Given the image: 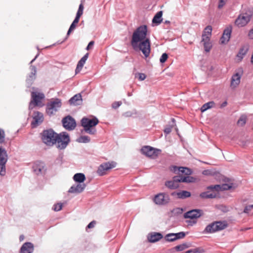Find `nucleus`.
Segmentation results:
<instances>
[{
  "mask_svg": "<svg viewBox=\"0 0 253 253\" xmlns=\"http://www.w3.org/2000/svg\"><path fill=\"white\" fill-rule=\"evenodd\" d=\"M141 151L146 156L154 159L158 156L161 150L149 146H145L141 148Z\"/></svg>",
  "mask_w": 253,
  "mask_h": 253,
  "instance_id": "obj_9",
  "label": "nucleus"
},
{
  "mask_svg": "<svg viewBox=\"0 0 253 253\" xmlns=\"http://www.w3.org/2000/svg\"><path fill=\"white\" fill-rule=\"evenodd\" d=\"M248 36L251 39H253V29H251L248 34Z\"/></svg>",
  "mask_w": 253,
  "mask_h": 253,
  "instance_id": "obj_53",
  "label": "nucleus"
},
{
  "mask_svg": "<svg viewBox=\"0 0 253 253\" xmlns=\"http://www.w3.org/2000/svg\"><path fill=\"white\" fill-rule=\"evenodd\" d=\"M251 16L247 13L240 14L235 21V24L238 27H244L250 21Z\"/></svg>",
  "mask_w": 253,
  "mask_h": 253,
  "instance_id": "obj_13",
  "label": "nucleus"
},
{
  "mask_svg": "<svg viewBox=\"0 0 253 253\" xmlns=\"http://www.w3.org/2000/svg\"><path fill=\"white\" fill-rule=\"evenodd\" d=\"M251 63L252 64H253V51L252 57H251Z\"/></svg>",
  "mask_w": 253,
  "mask_h": 253,
  "instance_id": "obj_57",
  "label": "nucleus"
},
{
  "mask_svg": "<svg viewBox=\"0 0 253 253\" xmlns=\"http://www.w3.org/2000/svg\"><path fill=\"white\" fill-rule=\"evenodd\" d=\"M116 166L117 163L114 161L104 163L99 166L97 173L99 176L106 175L112 169L116 168Z\"/></svg>",
  "mask_w": 253,
  "mask_h": 253,
  "instance_id": "obj_6",
  "label": "nucleus"
},
{
  "mask_svg": "<svg viewBox=\"0 0 253 253\" xmlns=\"http://www.w3.org/2000/svg\"><path fill=\"white\" fill-rule=\"evenodd\" d=\"M34 251V245L30 242L24 243L20 249V253H32Z\"/></svg>",
  "mask_w": 253,
  "mask_h": 253,
  "instance_id": "obj_22",
  "label": "nucleus"
},
{
  "mask_svg": "<svg viewBox=\"0 0 253 253\" xmlns=\"http://www.w3.org/2000/svg\"><path fill=\"white\" fill-rule=\"evenodd\" d=\"M80 18L78 17L77 16L76 17L74 21L71 24V25L69 28V29L67 32V37L69 36V35L70 34V33H71V32L73 31L76 28L77 24L78 23V22L79 21Z\"/></svg>",
  "mask_w": 253,
  "mask_h": 253,
  "instance_id": "obj_33",
  "label": "nucleus"
},
{
  "mask_svg": "<svg viewBox=\"0 0 253 253\" xmlns=\"http://www.w3.org/2000/svg\"><path fill=\"white\" fill-rule=\"evenodd\" d=\"M215 103L213 101H210L204 104L201 108L202 112L207 111L208 109L211 108L214 106Z\"/></svg>",
  "mask_w": 253,
  "mask_h": 253,
  "instance_id": "obj_34",
  "label": "nucleus"
},
{
  "mask_svg": "<svg viewBox=\"0 0 253 253\" xmlns=\"http://www.w3.org/2000/svg\"><path fill=\"white\" fill-rule=\"evenodd\" d=\"M253 209V205L247 206L245 207V208L244 210V213H249L250 211H251Z\"/></svg>",
  "mask_w": 253,
  "mask_h": 253,
  "instance_id": "obj_46",
  "label": "nucleus"
},
{
  "mask_svg": "<svg viewBox=\"0 0 253 253\" xmlns=\"http://www.w3.org/2000/svg\"><path fill=\"white\" fill-rule=\"evenodd\" d=\"M227 0H219L218 5V8L220 9L225 4Z\"/></svg>",
  "mask_w": 253,
  "mask_h": 253,
  "instance_id": "obj_48",
  "label": "nucleus"
},
{
  "mask_svg": "<svg viewBox=\"0 0 253 253\" xmlns=\"http://www.w3.org/2000/svg\"><path fill=\"white\" fill-rule=\"evenodd\" d=\"M33 170L36 174L39 175L44 173L45 166L43 163L41 162H36L33 167Z\"/></svg>",
  "mask_w": 253,
  "mask_h": 253,
  "instance_id": "obj_19",
  "label": "nucleus"
},
{
  "mask_svg": "<svg viewBox=\"0 0 253 253\" xmlns=\"http://www.w3.org/2000/svg\"><path fill=\"white\" fill-rule=\"evenodd\" d=\"M202 211L200 210H193L185 212L184 214L185 218L195 219L201 216Z\"/></svg>",
  "mask_w": 253,
  "mask_h": 253,
  "instance_id": "obj_16",
  "label": "nucleus"
},
{
  "mask_svg": "<svg viewBox=\"0 0 253 253\" xmlns=\"http://www.w3.org/2000/svg\"><path fill=\"white\" fill-rule=\"evenodd\" d=\"M138 77L139 81H143L146 79V75L143 73H138L136 75V77Z\"/></svg>",
  "mask_w": 253,
  "mask_h": 253,
  "instance_id": "obj_44",
  "label": "nucleus"
},
{
  "mask_svg": "<svg viewBox=\"0 0 253 253\" xmlns=\"http://www.w3.org/2000/svg\"><path fill=\"white\" fill-rule=\"evenodd\" d=\"M172 127L173 126H167L164 129V132L166 134L169 133L171 131Z\"/></svg>",
  "mask_w": 253,
  "mask_h": 253,
  "instance_id": "obj_49",
  "label": "nucleus"
},
{
  "mask_svg": "<svg viewBox=\"0 0 253 253\" xmlns=\"http://www.w3.org/2000/svg\"><path fill=\"white\" fill-rule=\"evenodd\" d=\"M73 179L75 181L81 183L85 180V177L84 174L82 173H77L74 175Z\"/></svg>",
  "mask_w": 253,
  "mask_h": 253,
  "instance_id": "obj_30",
  "label": "nucleus"
},
{
  "mask_svg": "<svg viewBox=\"0 0 253 253\" xmlns=\"http://www.w3.org/2000/svg\"><path fill=\"white\" fill-rule=\"evenodd\" d=\"M171 170L174 172L177 173L179 174L181 173L188 175L190 174L191 173V170L189 169L184 167H177L176 166H173L171 168Z\"/></svg>",
  "mask_w": 253,
  "mask_h": 253,
  "instance_id": "obj_21",
  "label": "nucleus"
},
{
  "mask_svg": "<svg viewBox=\"0 0 253 253\" xmlns=\"http://www.w3.org/2000/svg\"><path fill=\"white\" fill-rule=\"evenodd\" d=\"M243 75V70L242 68L238 69L236 73L233 75L231 79L230 87L235 89L239 85L241 78Z\"/></svg>",
  "mask_w": 253,
  "mask_h": 253,
  "instance_id": "obj_10",
  "label": "nucleus"
},
{
  "mask_svg": "<svg viewBox=\"0 0 253 253\" xmlns=\"http://www.w3.org/2000/svg\"><path fill=\"white\" fill-rule=\"evenodd\" d=\"M169 196L164 193H159L156 195L154 199V202L157 205H164L169 201Z\"/></svg>",
  "mask_w": 253,
  "mask_h": 253,
  "instance_id": "obj_15",
  "label": "nucleus"
},
{
  "mask_svg": "<svg viewBox=\"0 0 253 253\" xmlns=\"http://www.w3.org/2000/svg\"><path fill=\"white\" fill-rule=\"evenodd\" d=\"M248 50H249V48L247 46H243L240 49V50L237 54V57L238 58H239V60L240 61L243 59L244 56L246 54Z\"/></svg>",
  "mask_w": 253,
  "mask_h": 253,
  "instance_id": "obj_32",
  "label": "nucleus"
},
{
  "mask_svg": "<svg viewBox=\"0 0 253 253\" xmlns=\"http://www.w3.org/2000/svg\"><path fill=\"white\" fill-rule=\"evenodd\" d=\"M212 27L211 26H207L203 33L202 39L204 40H210L211 36Z\"/></svg>",
  "mask_w": 253,
  "mask_h": 253,
  "instance_id": "obj_27",
  "label": "nucleus"
},
{
  "mask_svg": "<svg viewBox=\"0 0 253 253\" xmlns=\"http://www.w3.org/2000/svg\"><path fill=\"white\" fill-rule=\"evenodd\" d=\"M211 191L204 192L200 194V196L202 198H215L217 195V192L215 189H211Z\"/></svg>",
  "mask_w": 253,
  "mask_h": 253,
  "instance_id": "obj_26",
  "label": "nucleus"
},
{
  "mask_svg": "<svg viewBox=\"0 0 253 253\" xmlns=\"http://www.w3.org/2000/svg\"><path fill=\"white\" fill-rule=\"evenodd\" d=\"M227 102L225 101L221 105V107H224L227 105Z\"/></svg>",
  "mask_w": 253,
  "mask_h": 253,
  "instance_id": "obj_54",
  "label": "nucleus"
},
{
  "mask_svg": "<svg viewBox=\"0 0 253 253\" xmlns=\"http://www.w3.org/2000/svg\"><path fill=\"white\" fill-rule=\"evenodd\" d=\"M185 253H200V252L198 249H196L187 251L185 252Z\"/></svg>",
  "mask_w": 253,
  "mask_h": 253,
  "instance_id": "obj_52",
  "label": "nucleus"
},
{
  "mask_svg": "<svg viewBox=\"0 0 253 253\" xmlns=\"http://www.w3.org/2000/svg\"><path fill=\"white\" fill-rule=\"evenodd\" d=\"M56 134L51 129L45 130L42 133V141L46 145L52 146L56 144Z\"/></svg>",
  "mask_w": 253,
  "mask_h": 253,
  "instance_id": "obj_4",
  "label": "nucleus"
},
{
  "mask_svg": "<svg viewBox=\"0 0 253 253\" xmlns=\"http://www.w3.org/2000/svg\"><path fill=\"white\" fill-rule=\"evenodd\" d=\"M32 70H33L34 71V75H35V74H36V68H35V67H32Z\"/></svg>",
  "mask_w": 253,
  "mask_h": 253,
  "instance_id": "obj_56",
  "label": "nucleus"
},
{
  "mask_svg": "<svg viewBox=\"0 0 253 253\" xmlns=\"http://www.w3.org/2000/svg\"><path fill=\"white\" fill-rule=\"evenodd\" d=\"M33 121L32 122L33 127H36L43 121V114L40 112H35L33 114Z\"/></svg>",
  "mask_w": 253,
  "mask_h": 253,
  "instance_id": "obj_17",
  "label": "nucleus"
},
{
  "mask_svg": "<svg viewBox=\"0 0 253 253\" xmlns=\"http://www.w3.org/2000/svg\"><path fill=\"white\" fill-rule=\"evenodd\" d=\"M70 142V137L68 133L63 132L56 134V143L57 144V148L60 149L65 148Z\"/></svg>",
  "mask_w": 253,
  "mask_h": 253,
  "instance_id": "obj_5",
  "label": "nucleus"
},
{
  "mask_svg": "<svg viewBox=\"0 0 253 253\" xmlns=\"http://www.w3.org/2000/svg\"><path fill=\"white\" fill-rule=\"evenodd\" d=\"M81 124L84 130L87 132L90 133V128L95 126V118L89 119L84 118L81 121Z\"/></svg>",
  "mask_w": 253,
  "mask_h": 253,
  "instance_id": "obj_14",
  "label": "nucleus"
},
{
  "mask_svg": "<svg viewBox=\"0 0 253 253\" xmlns=\"http://www.w3.org/2000/svg\"><path fill=\"white\" fill-rule=\"evenodd\" d=\"M62 205L61 204L58 203L54 205L53 207V209L55 211H59L62 209Z\"/></svg>",
  "mask_w": 253,
  "mask_h": 253,
  "instance_id": "obj_45",
  "label": "nucleus"
},
{
  "mask_svg": "<svg viewBox=\"0 0 253 253\" xmlns=\"http://www.w3.org/2000/svg\"><path fill=\"white\" fill-rule=\"evenodd\" d=\"M122 103L121 101H116L113 103L112 106L114 109H117L122 105Z\"/></svg>",
  "mask_w": 253,
  "mask_h": 253,
  "instance_id": "obj_47",
  "label": "nucleus"
},
{
  "mask_svg": "<svg viewBox=\"0 0 253 253\" xmlns=\"http://www.w3.org/2000/svg\"><path fill=\"white\" fill-rule=\"evenodd\" d=\"M126 116H127V117H128V116H130L131 115H130V112H126Z\"/></svg>",
  "mask_w": 253,
  "mask_h": 253,
  "instance_id": "obj_55",
  "label": "nucleus"
},
{
  "mask_svg": "<svg viewBox=\"0 0 253 253\" xmlns=\"http://www.w3.org/2000/svg\"><path fill=\"white\" fill-rule=\"evenodd\" d=\"M88 53H86L78 62L77 66L76 69V73H78L80 72V71L82 70L85 61H86L88 57Z\"/></svg>",
  "mask_w": 253,
  "mask_h": 253,
  "instance_id": "obj_28",
  "label": "nucleus"
},
{
  "mask_svg": "<svg viewBox=\"0 0 253 253\" xmlns=\"http://www.w3.org/2000/svg\"><path fill=\"white\" fill-rule=\"evenodd\" d=\"M89 138L86 136H81L77 139V141L80 143H87L89 141Z\"/></svg>",
  "mask_w": 253,
  "mask_h": 253,
  "instance_id": "obj_37",
  "label": "nucleus"
},
{
  "mask_svg": "<svg viewBox=\"0 0 253 253\" xmlns=\"http://www.w3.org/2000/svg\"><path fill=\"white\" fill-rule=\"evenodd\" d=\"M85 185L84 184L79 183L77 185H73L70 187L68 192L71 193H81L85 188Z\"/></svg>",
  "mask_w": 253,
  "mask_h": 253,
  "instance_id": "obj_23",
  "label": "nucleus"
},
{
  "mask_svg": "<svg viewBox=\"0 0 253 253\" xmlns=\"http://www.w3.org/2000/svg\"><path fill=\"white\" fill-rule=\"evenodd\" d=\"M61 100L58 98L51 100L46 106V112L49 116L54 114L61 107Z\"/></svg>",
  "mask_w": 253,
  "mask_h": 253,
  "instance_id": "obj_7",
  "label": "nucleus"
},
{
  "mask_svg": "<svg viewBox=\"0 0 253 253\" xmlns=\"http://www.w3.org/2000/svg\"><path fill=\"white\" fill-rule=\"evenodd\" d=\"M187 248H188V246H187L186 244H183L175 246L174 247V249L176 251L179 252V251H183Z\"/></svg>",
  "mask_w": 253,
  "mask_h": 253,
  "instance_id": "obj_39",
  "label": "nucleus"
},
{
  "mask_svg": "<svg viewBox=\"0 0 253 253\" xmlns=\"http://www.w3.org/2000/svg\"><path fill=\"white\" fill-rule=\"evenodd\" d=\"M202 42H203L205 50L207 52H209L212 47L210 40L205 41L202 39Z\"/></svg>",
  "mask_w": 253,
  "mask_h": 253,
  "instance_id": "obj_35",
  "label": "nucleus"
},
{
  "mask_svg": "<svg viewBox=\"0 0 253 253\" xmlns=\"http://www.w3.org/2000/svg\"><path fill=\"white\" fill-rule=\"evenodd\" d=\"M165 239L168 242H173L176 240L175 233H169L165 237Z\"/></svg>",
  "mask_w": 253,
  "mask_h": 253,
  "instance_id": "obj_36",
  "label": "nucleus"
},
{
  "mask_svg": "<svg viewBox=\"0 0 253 253\" xmlns=\"http://www.w3.org/2000/svg\"><path fill=\"white\" fill-rule=\"evenodd\" d=\"M5 138V132L4 131L0 128V144H2L4 142Z\"/></svg>",
  "mask_w": 253,
  "mask_h": 253,
  "instance_id": "obj_41",
  "label": "nucleus"
},
{
  "mask_svg": "<svg viewBox=\"0 0 253 253\" xmlns=\"http://www.w3.org/2000/svg\"><path fill=\"white\" fill-rule=\"evenodd\" d=\"M95 226V221H92L89 223V224L87 226L86 228V230L87 231L88 229L92 228Z\"/></svg>",
  "mask_w": 253,
  "mask_h": 253,
  "instance_id": "obj_51",
  "label": "nucleus"
},
{
  "mask_svg": "<svg viewBox=\"0 0 253 253\" xmlns=\"http://www.w3.org/2000/svg\"><path fill=\"white\" fill-rule=\"evenodd\" d=\"M8 156L4 148L0 147V175H5L6 173L5 165L7 161Z\"/></svg>",
  "mask_w": 253,
  "mask_h": 253,
  "instance_id": "obj_8",
  "label": "nucleus"
},
{
  "mask_svg": "<svg viewBox=\"0 0 253 253\" xmlns=\"http://www.w3.org/2000/svg\"><path fill=\"white\" fill-rule=\"evenodd\" d=\"M94 41H91L90 42H89L88 45L87 46L86 49L87 50H89L90 49H92L93 47L94 46Z\"/></svg>",
  "mask_w": 253,
  "mask_h": 253,
  "instance_id": "obj_50",
  "label": "nucleus"
},
{
  "mask_svg": "<svg viewBox=\"0 0 253 253\" xmlns=\"http://www.w3.org/2000/svg\"><path fill=\"white\" fill-rule=\"evenodd\" d=\"M162 15L163 11H160L158 12L156 15L154 16L152 22L153 23H156L157 24H160L162 21Z\"/></svg>",
  "mask_w": 253,
  "mask_h": 253,
  "instance_id": "obj_31",
  "label": "nucleus"
},
{
  "mask_svg": "<svg viewBox=\"0 0 253 253\" xmlns=\"http://www.w3.org/2000/svg\"><path fill=\"white\" fill-rule=\"evenodd\" d=\"M232 32V27L229 26L227 27L224 30L220 39V42L221 43H227L230 40L231 33Z\"/></svg>",
  "mask_w": 253,
  "mask_h": 253,
  "instance_id": "obj_18",
  "label": "nucleus"
},
{
  "mask_svg": "<svg viewBox=\"0 0 253 253\" xmlns=\"http://www.w3.org/2000/svg\"><path fill=\"white\" fill-rule=\"evenodd\" d=\"M246 117L245 116H242L238 121L237 124L239 126H243L246 124Z\"/></svg>",
  "mask_w": 253,
  "mask_h": 253,
  "instance_id": "obj_38",
  "label": "nucleus"
},
{
  "mask_svg": "<svg viewBox=\"0 0 253 253\" xmlns=\"http://www.w3.org/2000/svg\"><path fill=\"white\" fill-rule=\"evenodd\" d=\"M232 186L228 184H223L221 185H215L208 187V189H215L216 192L219 191L227 190L230 189Z\"/></svg>",
  "mask_w": 253,
  "mask_h": 253,
  "instance_id": "obj_24",
  "label": "nucleus"
},
{
  "mask_svg": "<svg viewBox=\"0 0 253 253\" xmlns=\"http://www.w3.org/2000/svg\"><path fill=\"white\" fill-rule=\"evenodd\" d=\"M83 100L81 94H77L69 100V103L73 105H79L82 103Z\"/></svg>",
  "mask_w": 253,
  "mask_h": 253,
  "instance_id": "obj_25",
  "label": "nucleus"
},
{
  "mask_svg": "<svg viewBox=\"0 0 253 253\" xmlns=\"http://www.w3.org/2000/svg\"><path fill=\"white\" fill-rule=\"evenodd\" d=\"M99 121L98 120V119L97 118H96V125H97V124L98 123Z\"/></svg>",
  "mask_w": 253,
  "mask_h": 253,
  "instance_id": "obj_58",
  "label": "nucleus"
},
{
  "mask_svg": "<svg viewBox=\"0 0 253 253\" xmlns=\"http://www.w3.org/2000/svg\"><path fill=\"white\" fill-rule=\"evenodd\" d=\"M168 58V54L166 53H163L160 58V62L162 63H165L166 61V60H167Z\"/></svg>",
  "mask_w": 253,
  "mask_h": 253,
  "instance_id": "obj_42",
  "label": "nucleus"
},
{
  "mask_svg": "<svg viewBox=\"0 0 253 253\" xmlns=\"http://www.w3.org/2000/svg\"><path fill=\"white\" fill-rule=\"evenodd\" d=\"M228 226L226 221H215L206 226L203 233H213L226 228Z\"/></svg>",
  "mask_w": 253,
  "mask_h": 253,
  "instance_id": "obj_3",
  "label": "nucleus"
},
{
  "mask_svg": "<svg viewBox=\"0 0 253 253\" xmlns=\"http://www.w3.org/2000/svg\"><path fill=\"white\" fill-rule=\"evenodd\" d=\"M147 27L140 26L133 32L131 45L135 51H141L145 59L149 57L151 52V42L147 37Z\"/></svg>",
  "mask_w": 253,
  "mask_h": 253,
  "instance_id": "obj_1",
  "label": "nucleus"
},
{
  "mask_svg": "<svg viewBox=\"0 0 253 253\" xmlns=\"http://www.w3.org/2000/svg\"><path fill=\"white\" fill-rule=\"evenodd\" d=\"M163 237L162 234L160 233L152 232L148 234L147 239L149 242L155 243L160 240Z\"/></svg>",
  "mask_w": 253,
  "mask_h": 253,
  "instance_id": "obj_20",
  "label": "nucleus"
},
{
  "mask_svg": "<svg viewBox=\"0 0 253 253\" xmlns=\"http://www.w3.org/2000/svg\"><path fill=\"white\" fill-rule=\"evenodd\" d=\"M84 5L83 3H81L76 15V16L80 18L83 13Z\"/></svg>",
  "mask_w": 253,
  "mask_h": 253,
  "instance_id": "obj_40",
  "label": "nucleus"
},
{
  "mask_svg": "<svg viewBox=\"0 0 253 253\" xmlns=\"http://www.w3.org/2000/svg\"><path fill=\"white\" fill-rule=\"evenodd\" d=\"M175 235L176 240L177 239L183 238L185 236V234L183 232H181L178 233H175Z\"/></svg>",
  "mask_w": 253,
  "mask_h": 253,
  "instance_id": "obj_43",
  "label": "nucleus"
},
{
  "mask_svg": "<svg viewBox=\"0 0 253 253\" xmlns=\"http://www.w3.org/2000/svg\"><path fill=\"white\" fill-rule=\"evenodd\" d=\"M172 195H176L178 198L183 199L190 197L191 193L188 191L183 190L179 192H173L172 193Z\"/></svg>",
  "mask_w": 253,
  "mask_h": 253,
  "instance_id": "obj_29",
  "label": "nucleus"
},
{
  "mask_svg": "<svg viewBox=\"0 0 253 253\" xmlns=\"http://www.w3.org/2000/svg\"><path fill=\"white\" fill-rule=\"evenodd\" d=\"M62 122L64 127L68 130L74 129L76 126L75 120L70 116L64 118L62 119Z\"/></svg>",
  "mask_w": 253,
  "mask_h": 253,
  "instance_id": "obj_12",
  "label": "nucleus"
},
{
  "mask_svg": "<svg viewBox=\"0 0 253 253\" xmlns=\"http://www.w3.org/2000/svg\"><path fill=\"white\" fill-rule=\"evenodd\" d=\"M193 181V178L190 176H176L173 177L172 180L167 181L165 182V185L170 189H175L179 187V183L192 182Z\"/></svg>",
  "mask_w": 253,
  "mask_h": 253,
  "instance_id": "obj_2",
  "label": "nucleus"
},
{
  "mask_svg": "<svg viewBox=\"0 0 253 253\" xmlns=\"http://www.w3.org/2000/svg\"><path fill=\"white\" fill-rule=\"evenodd\" d=\"M32 100L31 104H34L35 106L42 107L43 105L42 100L44 98V95L42 93L32 92L31 94Z\"/></svg>",
  "mask_w": 253,
  "mask_h": 253,
  "instance_id": "obj_11",
  "label": "nucleus"
},
{
  "mask_svg": "<svg viewBox=\"0 0 253 253\" xmlns=\"http://www.w3.org/2000/svg\"><path fill=\"white\" fill-rule=\"evenodd\" d=\"M193 223H194V224H195V223H196V221H193Z\"/></svg>",
  "mask_w": 253,
  "mask_h": 253,
  "instance_id": "obj_59",
  "label": "nucleus"
}]
</instances>
